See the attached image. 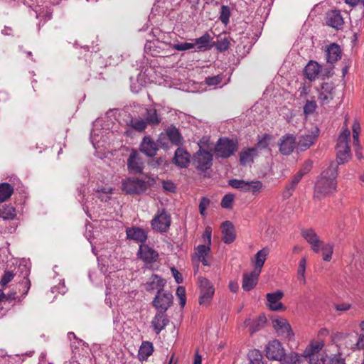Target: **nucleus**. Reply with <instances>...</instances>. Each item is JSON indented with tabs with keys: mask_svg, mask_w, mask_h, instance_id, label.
<instances>
[{
	"mask_svg": "<svg viewBox=\"0 0 364 364\" xmlns=\"http://www.w3.org/2000/svg\"><path fill=\"white\" fill-rule=\"evenodd\" d=\"M284 293L278 290L272 293H268L266 295L267 304V305L272 311H284L286 307L279 301L283 298Z\"/></svg>",
	"mask_w": 364,
	"mask_h": 364,
	"instance_id": "obj_14",
	"label": "nucleus"
},
{
	"mask_svg": "<svg viewBox=\"0 0 364 364\" xmlns=\"http://www.w3.org/2000/svg\"><path fill=\"white\" fill-rule=\"evenodd\" d=\"M137 255L140 259L146 264L153 263L159 258V253L145 244L140 245Z\"/></svg>",
	"mask_w": 364,
	"mask_h": 364,
	"instance_id": "obj_15",
	"label": "nucleus"
},
{
	"mask_svg": "<svg viewBox=\"0 0 364 364\" xmlns=\"http://www.w3.org/2000/svg\"><path fill=\"white\" fill-rule=\"evenodd\" d=\"M237 142L228 138H220L215 146V153L218 157L228 158L236 151Z\"/></svg>",
	"mask_w": 364,
	"mask_h": 364,
	"instance_id": "obj_2",
	"label": "nucleus"
},
{
	"mask_svg": "<svg viewBox=\"0 0 364 364\" xmlns=\"http://www.w3.org/2000/svg\"><path fill=\"white\" fill-rule=\"evenodd\" d=\"M14 277V274L12 272L5 271L0 281V284L3 287H6L10 282L13 280Z\"/></svg>",
	"mask_w": 364,
	"mask_h": 364,
	"instance_id": "obj_51",
	"label": "nucleus"
},
{
	"mask_svg": "<svg viewBox=\"0 0 364 364\" xmlns=\"http://www.w3.org/2000/svg\"><path fill=\"white\" fill-rule=\"evenodd\" d=\"M329 364H346V362L341 355L336 354L330 358Z\"/></svg>",
	"mask_w": 364,
	"mask_h": 364,
	"instance_id": "obj_60",
	"label": "nucleus"
},
{
	"mask_svg": "<svg viewBox=\"0 0 364 364\" xmlns=\"http://www.w3.org/2000/svg\"><path fill=\"white\" fill-rule=\"evenodd\" d=\"M302 355L300 356L296 353H291L289 355H284L279 360L281 364H301Z\"/></svg>",
	"mask_w": 364,
	"mask_h": 364,
	"instance_id": "obj_38",
	"label": "nucleus"
},
{
	"mask_svg": "<svg viewBox=\"0 0 364 364\" xmlns=\"http://www.w3.org/2000/svg\"><path fill=\"white\" fill-rule=\"evenodd\" d=\"M326 22L328 26L337 30L341 29L344 24L343 18L338 10H332L327 12Z\"/></svg>",
	"mask_w": 364,
	"mask_h": 364,
	"instance_id": "obj_18",
	"label": "nucleus"
},
{
	"mask_svg": "<svg viewBox=\"0 0 364 364\" xmlns=\"http://www.w3.org/2000/svg\"><path fill=\"white\" fill-rule=\"evenodd\" d=\"M306 267V259L305 257H302L299 263L297 269V278L301 284H305L306 282L305 271Z\"/></svg>",
	"mask_w": 364,
	"mask_h": 364,
	"instance_id": "obj_41",
	"label": "nucleus"
},
{
	"mask_svg": "<svg viewBox=\"0 0 364 364\" xmlns=\"http://www.w3.org/2000/svg\"><path fill=\"white\" fill-rule=\"evenodd\" d=\"M259 273L252 271L243 274L242 287L246 291L253 289L258 282Z\"/></svg>",
	"mask_w": 364,
	"mask_h": 364,
	"instance_id": "obj_19",
	"label": "nucleus"
},
{
	"mask_svg": "<svg viewBox=\"0 0 364 364\" xmlns=\"http://www.w3.org/2000/svg\"><path fill=\"white\" fill-rule=\"evenodd\" d=\"M154 352L152 343L149 341L142 342L138 351V358L139 360H146Z\"/></svg>",
	"mask_w": 364,
	"mask_h": 364,
	"instance_id": "obj_32",
	"label": "nucleus"
},
{
	"mask_svg": "<svg viewBox=\"0 0 364 364\" xmlns=\"http://www.w3.org/2000/svg\"><path fill=\"white\" fill-rule=\"evenodd\" d=\"M151 323L154 332L159 335L169 323V319L166 312L158 311L153 317Z\"/></svg>",
	"mask_w": 364,
	"mask_h": 364,
	"instance_id": "obj_17",
	"label": "nucleus"
},
{
	"mask_svg": "<svg viewBox=\"0 0 364 364\" xmlns=\"http://www.w3.org/2000/svg\"><path fill=\"white\" fill-rule=\"evenodd\" d=\"M159 145L151 136H145L140 144L139 151L149 157H153L157 154Z\"/></svg>",
	"mask_w": 364,
	"mask_h": 364,
	"instance_id": "obj_13",
	"label": "nucleus"
},
{
	"mask_svg": "<svg viewBox=\"0 0 364 364\" xmlns=\"http://www.w3.org/2000/svg\"><path fill=\"white\" fill-rule=\"evenodd\" d=\"M232 188L244 193H251L252 195L258 194L262 188V183H229Z\"/></svg>",
	"mask_w": 364,
	"mask_h": 364,
	"instance_id": "obj_24",
	"label": "nucleus"
},
{
	"mask_svg": "<svg viewBox=\"0 0 364 364\" xmlns=\"http://www.w3.org/2000/svg\"><path fill=\"white\" fill-rule=\"evenodd\" d=\"M320 250L322 251L323 259L329 262L332 258L333 252V245L330 243L323 244L321 245Z\"/></svg>",
	"mask_w": 364,
	"mask_h": 364,
	"instance_id": "obj_42",
	"label": "nucleus"
},
{
	"mask_svg": "<svg viewBox=\"0 0 364 364\" xmlns=\"http://www.w3.org/2000/svg\"><path fill=\"white\" fill-rule=\"evenodd\" d=\"M337 175V167L335 165H331L321 173V180L323 182H333Z\"/></svg>",
	"mask_w": 364,
	"mask_h": 364,
	"instance_id": "obj_35",
	"label": "nucleus"
},
{
	"mask_svg": "<svg viewBox=\"0 0 364 364\" xmlns=\"http://www.w3.org/2000/svg\"><path fill=\"white\" fill-rule=\"evenodd\" d=\"M166 281L161 279L156 274H154L151 277V281L149 283V289H156L159 291H165L164 287L165 286Z\"/></svg>",
	"mask_w": 364,
	"mask_h": 364,
	"instance_id": "obj_40",
	"label": "nucleus"
},
{
	"mask_svg": "<svg viewBox=\"0 0 364 364\" xmlns=\"http://www.w3.org/2000/svg\"><path fill=\"white\" fill-rule=\"evenodd\" d=\"M176 295L179 298L180 305L183 307L186 304V290L183 287H178L176 289Z\"/></svg>",
	"mask_w": 364,
	"mask_h": 364,
	"instance_id": "obj_55",
	"label": "nucleus"
},
{
	"mask_svg": "<svg viewBox=\"0 0 364 364\" xmlns=\"http://www.w3.org/2000/svg\"><path fill=\"white\" fill-rule=\"evenodd\" d=\"M301 236L306 240V241L311 245V250L314 252H318L323 241L319 239V237L316 232L311 229H303L301 232Z\"/></svg>",
	"mask_w": 364,
	"mask_h": 364,
	"instance_id": "obj_12",
	"label": "nucleus"
},
{
	"mask_svg": "<svg viewBox=\"0 0 364 364\" xmlns=\"http://www.w3.org/2000/svg\"><path fill=\"white\" fill-rule=\"evenodd\" d=\"M149 183H122V190L127 194H140L148 188Z\"/></svg>",
	"mask_w": 364,
	"mask_h": 364,
	"instance_id": "obj_25",
	"label": "nucleus"
},
{
	"mask_svg": "<svg viewBox=\"0 0 364 364\" xmlns=\"http://www.w3.org/2000/svg\"><path fill=\"white\" fill-rule=\"evenodd\" d=\"M14 192V188L9 183H0V203L9 198Z\"/></svg>",
	"mask_w": 364,
	"mask_h": 364,
	"instance_id": "obj_39",
	"label": "nucleus"
},
{
	"mask_svg": "<svg viewBox=\"0 0 364 364\" xmlns=\"http://www.w3.org/2000/svg\"><path fill=\"white\" fill-rule=\"evenodd\" d=\"M271 139V136L265 134L262 138L258 141L257 146L259 149H265L269 145V141Z\"/></svg>",
	"mask_w": 364,
	"mask_h": 364,
	"instance_id": "obj_57",
	"label": "nucleus"
},
{
	"mask_svg": "<svg viewBox=\"0 0 364 364\" xmlns=\"http://www.w3.org/2000/svg\"><path fill=\"white\" fill-rule=\"evenodd\" d=\"M210 205V200L205 197L201 198L199 203V211L202 215H205V210Z\"/></svg>",
	"mask_w": 364,
	"mask_h": 364,
	"instance_id": "obj_56",
	"label": "nucleus"
},
{
	"mask_svg": "<svg viewBox=\"0 0 364 364\" xmlns=\"http://www.w3.org/2000/svg\"><path fill=\"white\" fill-rule=\"evenodd\" d=\"M265 352L269 360H280L284 355L282 343L277 340L269 341L265 348Z\"/></svg>",
	"mask_w": 364,
	"mask_h": 364,
	"instance_id": "obj_10",
	"label": "nucleus"
},
{
	"mask_svg": "<svg viewBox=\"0 0 364 364\" xmlns=\"http://www.w3.org/2000/svg\"><path fill=\"white\" fill-rule=\"evenodd\" d=\"M168 139L171 144L178 146L181 144L183 137L178 129L174 126L168 127L165 134H161L158 139V143L161 147H165V144L162 142L163 140Z\"/></svg>",
	"mask_w": 364,
	"mask_h": 364,
	"instance_id": "obj_9",
	"label": "nucleus"
},
{
	"mask_svg": "<svg viewBox=\"0 0 364 364\" xmlns=\"http://www.w3.org/2000/svg\"><path fill=\"white\" fill-rule=\"evenodd\" d=\"M234 200V196L232 194H226L223 196L221 200V207L226 209L232 208V205Z\"/></svg>",
	"mask_w": 364,
	"mask_h": 364,
	"instance_id": "obj_48",
	"label": "nucleus"
},
{
	"mask_svg": "<svg viewBox=\"0 0 364 364\" xmlns=\"http://www.w3.org/2000/svg\"><path fill=\"white\" fill-rule=\"evenodd\" d=\"M97 186L93 189L96 191L97 197L102 201H107L109 199V195L112 193L113 188L109 183H96Z\"/></svg>",
	"mask_w": 364,
	"mask_h": 364,
	"instance_id": "obj_30",
	"label": "nucleus"
},
{
	"mask_svg": "<svg viewBox=\"0 0 364 364\" xmlns=\"http://www.w3.org/2000/svg\"><path fill=\"white\" fill-rule=\"evenodd\" d=\"M257 154V148H247L241 151L240 154V162L242 166L250 164L253 162L254 157Z\"/></svg>",
	"mask_w": 364,
	"mask_h": 364,
	"instance_id": "obj_29",
	"label": "nucleus"
},
{
	"mask_svg": "<svg viewBox=\"0 0 364 364\" xmlns=\"http://www.w3.org/2000/svg\"><path fill=\"white\" fill-rule=\"evenodd\" d=\"M16 215V211L14 206L5 205L0 208V217L4 220H12Z\"/></svg>",
	"mask_w": 364,
	"mask_h": 364,
	"instance_id": "obj_36",
	"label": "nucleus"
},
{
	"mask_svg": "<svg viewBox=\"0 0 364 364\" xmlns=\"http://www.w3.org/2000/svg\"><path fill=\"white\" fill-rule=\"evenodd\" d=\"M272 325L277 333L285 338H290L293 334L290 324L285 318H277L272 321Z\"/></svg>",
	"mask_w": 364,
	"mask_h": 364,
	"instance_id": "obj_16",
	"label": "nucleus"
},
{
	"mask_svg": "<svg viewBox=\"0 0 364 364\" xmlns=\"http://www.w3.org/2000/svg\"><path fill=\"white\" fill-rule=\"evenodd\" d=\"M323 341L311 343L304 350L302 356L309 358L310 364H325L323 355H318V352L323 348Z\"/></svg>",
	"mask_w": 364,
	"mask_h": 364,
	"instance_id": "obj_4",
	"label": "nucleus"
},
{
	"mask_svg": "<svg viewBox=\"0 0 364 364\" xmlns=\"http://www.w3.org/2000/svg\"><path fill=\"white\" fill-rule=\"evenodd\" d=\"M326 59L327 63L333 64L341 58V49L340 46L333 43L326 47Z\"/></svg>",
	"mask_w": 364,
	"mask_h": 364,
	"instance_id": "obj_21",
	"label": "nucleus"
},
{
	"mask_svg": "<svg viewBox=\"0 0 364 364\" xmlns=\"http://www.w3.org/2000/svg\"><path fill=\"white\" fill-rule=\"evenodd\" d=\"M333 85L332 83L323 82L321 85V91L318 95V100L321 105L330 102L333 98Z\"/></svg>",
	"mask_w": 364,
	"mask_h": 364,
	"instance_id": "obj_20",
	"label": "nucleus"
},
{
	"mask_svg": "<svg viewBox=\"0 0 364 364\" xmlns=\"http://www.w3.org/2000/svg\"><path fill=\"white\" fill-rule=\"evenodd\" d=\"M350 132L346 128L339 135L336 146L337 161L340 164L346 162L350 157V149L349 146Z\"/></svg>",
	"mask_w": 364,
	"mask_h": 364,
	"instance_id": "obj_1",
	"label": "nucleus"
},
{
	"mask_svg": "<svg viewBox=\"0 0 364 364\" xmlns=\"http://www.w3.org/2000/svg\"><path fill=\"white\" fill-rule=\"evenodd\" d=\"M316 103L314 100H307L304 106V113L306 115L313 114L316 109Z\"/></svg>",
	"mask_w": 364,
	"mask_h": 364,
	"instance_id": "obj_49",
	"label": "nucleus"
},
{
	"mask_svg": "<svg viewBox=\"0 0 364 364\" xmlns=\"http://www.w3.org/2000/svg\"><path fill=\"white\" fill-rule=\"evenodd\" d=\"M269 250L264 247L256 253L255 256V259L253 261L255 265L254 271L259 274L261 273L262 269L267 259V257L269 255Z\"/></svg>",
	"mask_w": 364,
	"mask_h": 364,
	"instance_id": "obj_27",
	"label": "nucleus"
},
{
	"mask_svg": "<svg viewBox=\"0 0 364 364\" xmlns=\"http://www.w3.org/2000/svg\"><path fill=\"white\" fill-rule=\"evenodd\" d=\"M190 154L185 149L178 148L175 152V164L180 167H186L190 163Z\"/></svg>",
	"mask_w": 364,
	"mask_h": 364,
	"instance_id": "obj_26",
	"label": "nucleus"
},
{
	"mask_svg": "<svg viewBox=\"0 0 364 364\" xmlns=\"http://www.w3.org/2000/svg\"><path fill=\"white\" fill-rule=\"evenodd\" d=\"M193 164L198 170L205 171L209 169L213 164V154L210 151L200 148L193 155Z\"/></svg>",
	"mask_w": 364,
	"mask_h": 364,
	"instance_id": "obj_5",
	"label": "nucleus"
},
{
	"mask_svg": "<svg viewBox=\"0 0 364 364\" xmlns=\"http://www.w3.org/2000/svg\"><path fill=\"white\" fill-rule=\"evenodd\" d=\"M334 307L338 311H347L351 309L352 305L350 303L342 302L336 304Z\"/></svg>",
	"mask_w": 364,
	"mask_h": 364,
	"instance_id": "obj_58",
	"label": "nucleus"
},
{
	"mask_svg": "<svg viewBox=\"0 0 364 364\" xmlns=\"http://www.w3.org/2000/svg\"><path fill=\"white\" fill-rule=\"evenodd\" d=\"M215 47L217 50H218L219 51L224 52L228 50L230 47V41L227 38H224L223 39H221L216 42Z\"/></svg>",
	"mask_w": 364,
	"mask_h": 364,
	"instance_id": "obj_50",
	"label": "nucleus"
},
{
	"mask_svg": "<svg viewBox=\"0 0 364 364\" xmlns=\"http://www.w3.org/2000/svg\"><path fill=\"white\" fill-rule=\"evenodd\" d=\"M249 364H264L262 355L257 350H253L249 353Z\"/></svg>",
	"mask_w": 364,
	"mask_h": 364,
	"instance_id": "obj_44",
	"label": "nucleus"
},
{
	"mask_svg": "<svg viewBox=\"0 0 364 364\" xmlns=\"http://www.w3.org/2000/svg\"><path fill=\"white\" fill-rule=\"evenodd\" d=\"M294 190L295 183H289L288 186H287L286 189L283 192V197L284 198H289Z\"/></svg>",
	"mask_w": 364,
	"mask_h": 364,
	"instance_id": "obj_61",
	"label": "nucleus"
},
{
	"mask_svg": "<svg viewBox=\"0 0 364 364\" xmlns=\"http://www.w3.org/2000/svg\"><path fill=\"white\" fill-rule=\"evenodd\" d=\"M173 295L169 291H157L152 301L153 306L158 311L166 312L173 304Z\"/></svg>",
	"mask_w": 364,
	"mask_h": 364,
	"instance_id": "obj_6",
	"label": "nucleus"
},
{
	"mask_svg": "<svg viewBox=\"0 0 364 364\" xmlns=\"http://www.w3.org/2000/svg\"><path fill=\"white\" fill-rule=\"evenodd\" d=\"M130 126L136 131L144 132L147 127V122L143 119H134L131 120Z\"/></svg>",
	"mask_w": 364,
	"mask_h": 364,
	"instance_id": "obj_45",
	"label": "nucleus"
},
{
	"mask_svg": "<svg viewBox=\"0 0 364 364\" xmlns=\"http://www.w3.org/2000/svg\"><path fill=\"white\" fill-rule=\"evenodd\" d=\"M352 132H353V146L357 148H360L359 144V135L360 132V125L359 122L357 120L354 121L352 126Z\"/></svg>",
	"mask_w": 364,
	"mask_h": 364,
	"instance_id": "obj_43",
	"label": "nucleus"
},
{
	"mask_svg": "<svg viewBox=\"0 0 364 364\" xmlns=\"http://www.w3.org/2000/svg\"><path fill=\"white\" fill-rule=\"evenodd\" d=\"M212 38L208 33H205L203 36L200 38L195 39V46H197V48L199 50H207L212 48L213 45L211 44Z\"/></svg>",
	"mask_w": 364,
	"mask_h": 364,
	"instance_id": "obj_33",
	"label": "nucleus"
},
{
	"mask_svg": "<svg viewBox=\"0 0 364 364\" xmlns=\"http://www.w3.org/2000/svg\"><path fill=\"white\" fill-rule=\"evenodd\" d=\"M198 282L200 289L199 304L200 305H208L213 296L215 289L206 278L200 277Z\"/></svg>",
	"mask_w": 364,
	"mask_h": 364,
	"instance_id": "obj_7",
	"label": "nucleus"
},
{
	"mask_svg": "<svg viewBox=\"0 0 364 364\" xmlns=\"http://www.w3.org/2000/svg\"><path fill=\"white\" fill-rule=\"evenodd\" d=\"M230 16V8L228 6L223 5L220 8L219 19L223 24L227 25L229 23Z\"/></svg>",
	"mask_w": 364,
	"mask_h": 364,
	"instance_id": "obj_46",
	"label": "nucleus"
},
{
	"mask_svg": "<svg viewBox=\"0 0 364 364\" xmlns=\"http://www.w3.org/2000/svg\"><path fill=\"white\" fill-rule=\"evenodd\" d=\"M320 72V65L317 62L313 60H311L304 68V75H306V77L311 81L316 80Z\"/></svg>",
	"mask_w": 364,
	"mask_h": 364,
	"instance_id": "obj_28",
	"label": "nucleus"
},
{
	"mask_svg": "<svg viewBox=\"0 0 364 364\" xmlns=\"http://www.w3.org/2000/svg\"><path fill=\"white\" fill-rule=\"evenodd\" d=\"M336 183H315L314 196L321 198L326 197L336 191Z\"/></svg>",
	"mask_w": 364,
	"mask_h": 364,
	"instance_id": "obj_22",
	"label": "nucleus"
},
{
	"mask_svg": "<svg viewBox=\"0 0 364 364\" xmlns=\"http://www.w3.org/2000/svg\"><path fill=\"white\" fill-rule=\"evenodd\" d=\"M315 139H316V137L312 135H306V136H301L299 138V141H296L297 149L301 151H304L306 150L311 146L313 145Z\"/></svg>",
	"mask_w": 364,
	"mask_h": 364,
	"instance_id": "obj_34",
	"label": "nucleus"
},
{
	"mask_svg": "<svg viewBox=\"0 0 364 364\" xmlns=\"http://www.w3.org/2000/svg\"><path fill=\"white\" fill-rule=\"evenodd\" d=\"M356 346L359 349L363 348L364 347V335L360 334L358 336Z\"/></svg>",
	"mask_w": 364,
	"mask_h": 364,
	"instance_id": "obj_64",
	"label": "nucleus"
},
{
	"mask_svg": "<svg viewBox=\"0 0 364 364\" xmlns=\"http://www.w3.org/2000/svg\"><path fill=\"white\" fill-rule=\"evenodd\" d=\"M221 80L222 78L219 75L209 77L205 79V83L209 86L218 85Z\"/></svg>",
	"mask_w": 364,
	"mask_h": 364,
	"instance_id": "obj_59",
	"label": "nucleus"
},
{
	"mask_svg": "<svg viewBox=\"0 0 364 364\" xmlns=\"http://www.w3.org/2000/svg\"><path fill=\"white\" fill-rule=\"evenodd\" d=\"M144 164L141 157L136 150H132L127 159V169L129 173L140 175L143 173Z\"/></svg>",
	"mask_w": 364,
	"mask_h": 364,
	"instance_id": "obj_8",
	"label": "nucleus"
},
{
	"mask_svg": "<svg viewBox=\"0 0 364 364\" xmlns=\"http://www.w3.org/2000/svg\"><path fill=\"white\" fill-rule=\"evenodd\" d=\"M223 241L226 244L232 243L235 239V231L230 221H225L222 223Z\"/></svg>",
	"mask_w": 364,
	"mask_h": 364,
	"instance_id": "obj_23",
	"label": "nucleus"
},
{
	"mask_svg": "<svg viewBox=\"0 0 364 364\" xmlns=\"http://www.w3.org/2000/svg\"><path fill=\"white\" fill-rule=\"evenodd\" d=\"M279 151L284 155L291 154L294 149L297 147L295 136L291 134H287L279 139Z\"/></svg>",
	"mask_w": 364,
	"mask_h": 364,
	"instance_id": "obj_11",
	"label": "nucleus"
},
{
	"mask_svg": "<svg viewBox=\"0 0 364 364\" xmlns=\"http://www.w3.org/2000/svg\"><path fill=\"white\" fill-rule=\"evenodd\" d=\"M171 271H172L173 275L175 278L176 283L177 284L182 283L183 277H182L181 274L178 270H176L175 268H172Z\"/></svg>",
	"mask_w": 364,
	"mask_h": 364,
	"instance_id": "obj_62",
	"label": "nucleus"
},
{
	"mask_svg": "<svg viewBox=\"0 0 364 364\" xmlns=\"http://www.w3.org/2000/svg\"><path fill=\"white\" fill-rule=\"evenodd\" d=\"M210 252V245H199L196 247V255L198 258L206 257Z\"/></svg>",
	"mask_w": 364,
	"mask_h": 364,
	"instance_id": "obj_47",
	"label": "nucleus"
},
{
	"mask_svg": "<svg viewBox=\"0 0 364 364\" xmlns=\"http://www.w3.org/2000/svg\"><path fill=\"white\" fill-rule=\"evenodd\" d=\"M127 237L137 242H144L147 238L146 232L139 228H132L127 230Z\"/></svg>",
	"mask_w": 364,
	"mask_h": 364,
	"instance_id": "obj_31",
	"label": "nucleus"
},
{
	"mask_svg": "<svg viewBox=\"0 0 364 364\" xmlns=\"http://www.w3.org/2000/svg\"><path fill=\"white\" fill-rule=\"evenodd\" d=\"M146 122L151 125H157L161 122V118L155 108L151 107L146 109Z\"/></svg>",
	"mask_w": 364,
	"mask_h": 364,
	"instance_id": "obj_37",
	"label": "nucleus"
},
{
	"mask_svg": "<svg viewBox=\"0 0 364 364\" xmlns=\"http://www.w3.org/2000/svg\"><path fill=\"white\" fill-rule=\"evenodd\" d=\"M245 325L249 326V331L251 334H253L260 329V325L258 321L251 322L250 318L245 321Z\"/></svg>",
	"mask_w": 364,
	"mask_h": 364,
	"instance_id": "obj_52",
	"label": "nucleus"
},
{
	"mask_svg": "<svg viewBox=\"0 0 364 364\" xmlns=\"http://www.w3.org/2000/svg\"><path fill=\"white\" fill-rule=\"evenodd\" d=\"M211 235L212 228L210 226H207L203 233L202 238L204 242V245H211Z\"/></svg>",
	"mask_w": 364,
	"mask_h": 364,
	"instance_id": "obj_54",
	"label": "nucleus"
},
{
	"mask_svg": "<svg viewBox=\"0 0 364 364\" xmlns=\"http://www.w3.org/2000/svg\"><path fill=\"white\" fill-rule=\"evenodd\" d=\"M194 47H195V44H193L191 43H187V42L181 43H176V44L173 45V48L176 50H178V51L187 50L189 49H192Z\"/></svg>",
	"mask_w": 364,
	"mask_h": 364,
	"instance_id": "obj_53",
	"label": "nucleus"
},
{
	"mask_svg": "<svg viewBox=\"0 0 364 364\" xmlns=\"http://www.w3.org/2000/svg\"><path fill=\"white\" fill-rule=\"evenodd\" d=\"M171 223V215L164 208L159 210L151 221L153 230L159 232H166Z\"/></svg>",
	"mask_w": 364,
	"mask_h": 364,
	"instance_id": "obj_3",
	"label": "nucleus"
},
{
	"mask_svg": "<svg viewBox=\"0 0 364 364\" xmlns=\"http://www.w3.org/2000/svg\"><path fill=\"white\" fill-rule=\"evenodd\" d=\"M163 188L165 191L173 193L175 192L176 187L175 186V183H162Z\"/></svg>",
	"mask_w": 364,
	"mask_h": 364,
	"instance_id": "obj_63",
	"label": "nucleus"
}]
</instances>
